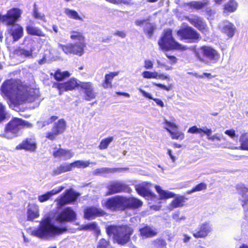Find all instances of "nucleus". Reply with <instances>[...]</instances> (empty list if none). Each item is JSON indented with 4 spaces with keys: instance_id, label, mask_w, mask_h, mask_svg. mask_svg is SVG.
<instances>
[{
    "instance_id": "nucleus-1",
    "label": "nucleus",
    "mask_w": 248,
    "mask_h": 248,
    "mask_svg": "<svg viewBox=\"0 0 248 248\" xmlns=\"http://www.w3.org/2000/svg\"><path fill=\"white\" fill-rule=\"evenodd\" d=\"M2 93L15 105H19L25 101H34L39 96V90L26 87L19 81L10 79L6 81L1 87Z\"/></svg>"
},
{
    "instance_id": "nucleus-2",
    "label": "nucleus",
    "mask_w": 248,
    "mask_h": 248,
    "mask_svg": "<svg viewBox=\"0 0 248 248\" xmlns=\"http://www.w3.org/2000/svg\"><path fill=\"white\" fill-rule=\"evenodd\" d=\"M67 231L66 227L60 228L55 226L49 217L43 218L40 222L38 227L32 230V235L38 238L50 240L62 234Z\"/></svg>"
},
{
    "instance_id": "nucleus-3",
    "label": "nucleus",
    "mask_w": 248,
    "mask_h": 248,
    "mask_svg": "<svg viewBox=\"0 0 248 248\" xmlns=\"http://www.w3.org/2000/svg\"><path fill=\"white\" fill-rule=\"evenodd\" d=\"M21 11L17 8L9 10L5 15L0 14V20L7 25H12L9 29V33L14 41H18L23 35V29L18 24H14L20 16Z\"/></svg>"
},
{
    "instance_id": "nucleus-4",
    "label": "nucleus",
    "mask_w": 248,
    "mask_h": 248,
    "mask_svg": "<svg viewBox=\"0 0 248 248\" xmlns=\"http://www.w3.org/2000/svg\"><path fill=\"white\" fill-rule=\"evenodd\" d=\"M108 235H113L114 241L120 245L127 243L133 232L132 229L127 225H108L106 227Z\"/></svg>"
},
{
    "instance_id": "nucleus-5",
    "label": "nucleus",
    "mask_w": 248,
    "mask_h": 248,
    "mask_svg": "<svg viewBox=\"0 0 248 248\" xmlns=\"http://www.w3.org/2000/svg\"><path fill=\"white\" fill-rule=\"evenodd\" d=\"M158 43L160 48L165 50L173 49L185 50L186 49V46H183L175 41L172 36V31L170 29L164 31V35Z\"/></svg>"
},
{
    "instance_id": "nucleus-6",
    "label": "nucleus",
    "mask_w": 248,
    "mask_h": 248,
    "mask_svg": "<svg viewBox=\"0 0 248 248\" xmlns=\"http://www.w3.org/2000/svg\"><path fill=\"white\" fill-rule=\"evenodd\" d=\"M85 47L86 44L83 42L69 43L66 45L58 44V48L62 49L65 54H73L78 56H81L84 54Z\"/></svg>"
},
{
    "instance_id": "nucleus-7",
    "label": "nucleus",
    "mask_w": 248,
    "mask_h": 248,
    "mask_svg": "<svg viewBox=\"0 0 248 248\" xmlns=\"http://www.w3.org/2000/svg\"><path fill=\"white\" fill-rule=\"evenodd\" d=\"M177 34L181 40H186L188 42H195L200 37L199 33L189 26L178 30Z\"/></svg>"
},
{
    "instance_id": "nucleus-8",
    "label": "nucleus",
    "mask_w": 248,
    "mask_h": 248,
    "mask_svg": "<svg viewBox=\"0 0 248 248\" xmlns=\"http://www.w3.org/2000/svg\"><path fill=\"white\" fill-rule=\"evenodd\" d=\"M31 124L28 122L23 121L21 119L15 118L11 121L6 127V134L11 133L15 135L24 127H30Z\"/></svg>"
},
{
    "instance_id": "nucleus-9",
    "label": "nucleus",
    "mask_w": 248,
    "mask_h": 248,
    "mask_svg": "<svg viewBox=\"0 0 248 248\" xmlns=\"http://www.w3.org/2000/svg\"><path fill=\"white\" fill-rule=\"evenodd\" d=\"M107 188L108 191L106 192V196H109L122 192H129L130 191V189L127 185L119 181L110 182L108 184Z\"/></svg>"
},
{
    "instance_id": "nucleus-10",
    "label": "nucleus",
    "mask_w": 248,
    "mask_h": 248,
    "mask_svg": "<svg viewBox=\"0 0 248 248\" xmlns=\"http://www.w3.org/2000/svg\"><path fill=\"white\" fill-rule=\"evenodd\" d=\"M76 213L71 207H67L55 216V220L60 223L71 222L76 218Z\"/></svg>"
},
{
    "instance_id": "nucleus-11",
    "label": "nucleus",
    "mask_w": 248,
    "mask_h": 248,
    "mask_svg": "<svg viewBox=\"0 0 248 248\" xmlns=\"http://www.w3.org/2000/svg\"><path fill=\"white\" fill-rule=\"evenodd\" d=\"M66 123L62 119H61L55 124L51 129V131L48 132L46 134V138L51 140L56 139L57 136L62 134L65 130Z\"/></svg>"
},
{
    "instance_id": "nucleus-12",
    "label": "nucleus",
    "mask_w": 248,
    "mask_h": 248,
    "mask_svg": "<svg viewBox=\"0 0 248 248\" xmlns=\"http://www.w3.org/2000/svg\"><path fill=\"white\" fill-rule=\"evenodd\" d=\"M105 207L111 211L124 208V197L116 196L109 198L105 202Z\"/></svg>"
},
{
    "instance_id": "nucleus-13",
    "label": "nucleus",
    "mask_w": 248,
    "mask_h": 248,
    "mask_svg": "<svg viewBox=\"0 0 248 248\" xmlns=\"http://www.w3.org/2000/svg\"><path fill=\"white\" fill-rule=\"evenodd\" d=\"M218 28L223 34L229 38H232L236 31L235 25L228 20H224L220 22Z\"/></svg>"
},
{
    "instance_id": "nucleus-14",
    "label": "nucleus",
    "mask_w": 248,
    "mask_h": 248,
    "mask_svg": "<svg viewBox=\"0 0 248 248\" xmlns=\"http://www.w3.org/2000/svg\"><path fill=\"white\" fill-rule=\"evenodd\" d=\"M201 52L203 55L209 60L211 62L215 63L219 59L220 55L218 52L209 46H203L201 48Z\"/></svg>"
},
{
    "instance_id": "nucleus-15",
    "label": "nucleus",
    "mask_w": 248,
    "mask_h": 248,
    "mask_svg": "<svg viewBox=\"0 0 248 248\" xmlns=\"http://www.w3.org/2000/svg\"><path fill=\"white\" fill-rule=\"evenodd\" d=\"M191 24L197 28L202 32L205 33L207 31V27L203 19L196 15H190L186 18Z\"/></svg>"
},
{
    "instance_id": "nucleus-16",
    "label": "nucleus",
    "mask_w": 248,
    "mask_h": 248,
    "mask_svg": "<svg viewBox=\"0 0 248 248\" xmlns=\"http://www.w3.org/2000/svg\"><path fill=\"white\" fill-rule=\"evenodd\" d=\"M78 196V194L76 193L72 190H67L64 195L56 201L57 207L60 208L66 203L75 201Z\"/></svg>"
},
{
    "instance_id": "nucleus-17",
    "label": "nucleus",
    "mask_w": 248,
    "mask_h": 248,
    "mask_svg": "<svg viewBox=\"0 0 248 248\" xmlns=\"http://www.w3.org/2000/svg\"><path fill=\"white\" fill-rule=\"evenodd\" d=\"M212 231V227L210 224L207 222H204L200 224L193 232V236L197 238L205 237Z\"/></svg>"
},
{
    "instance_id": "nucleus-18",
    "label": "nucleus",
    "mask_w": 248,
    "mask_h": 248,
    "mask_svg": "<svg viewBox=\"0 0 248 248\" xmlns=\"http://www.w3.org/2000/svg\"><path fill=\"white\" fill-rule=\"evenodd\" d=\"M79 85L80 84L78 83L77 80L75 79H71L66 82L58 83L56 85L57 88L59 90L60 94H61L64 91L72 90Z\"/></svg>"
},
{
    "instance_id": "nucleus-19",
    "label": "nucleus",
    "mask_w": 248,
    "mask_h": 248,
    "mask_svg": "<svg viewBox=\"0 0 248 248\" xmlns=\"http://www.w3.org/2000/svg\"><path fill=\"white\" fill-rule=\"evenodd\" d=\"M79 86L84 90V93L85 94V100L91 101L95 98L96 93L93 91V88L91 82H82Z\"/></svg>"
},
{
    "instance_id": "nucleus-20",
    "label": "nucleus",
    "mask_w": 248,
    "mask_h": 248,
    "mask_svg": "<svg viewBox=\"0 0 248 248\" xmlns=\"http://www.w3.org/2000/svg\"><path fill=\"white\" fill-rule=\"evenodd\" d=\"M236 189L239 194L242 195L243 198L242 206L246 214L248 213V188L246 187L243 184H238L236 186Z\"/></svg>"
},
{
    "instance_id": "nucleus-21",
    "label": "nucleus",
    "mask_w": 248,
    "mask_h": 248,
    "mask_svg": "<svg viewBox=\"0 0 248 248\" xmlns=\"http://www.w3.org/2000/svg\"><path fill=\"white\" fill-rule=\"evenodd\" d=\"M26 30L29 34L40 37H44L46 38H48L40 29L36 27L34 22L31 21H30L27 23Z\"/></svg>"
},
{
    "instance_id": "nucleus-22",
    "label": "nucleus",
    "mask_w": 248,
    "mask_h": 248,
    "mask_svg": "<svg viewBox=\"0 0 248 248\" xmlns=\"http://www.w3.org/2000/svg\"><path fill=\"white\" fill-rule=\"evenodd\" d=\"M27 220L33 221L39 216V207L37 205L31 203L29 204L27 208Z\"/></svg>"
},
{
    "instance_id": "nucleus-23",
    "label": "nucleus",
    "mask_w": 248,
    "mask_h": 248,
    "mask_svg": "<svg viewBox=\"0 0 248 248\" xmlns=\"http://www.w3.org/2000/svg\"><path fill=\"white\" fill-rule=\"evenodd\" d=\"M36 148V144L34 139H27L16 146L17 149H25L30 151H34Z\"/></svg>"
},
{
    "instance_id": "nucleus-24",
    "label": "nucleus",
    "mask_w": 248,
    "mask_h": 248,
    "mask_svg": "<svg viewBox=\"0 0 248 248\" xmlns=\"http://www.w3.org/2000/svg\"><path fill=\"white\" fill-rule=\"evenodd\" d=\"M103 211L100 209L95 207H91L86 208L84 210V217L86 219H90L102 216Z\"/></svg>"
},
{
    "instance_id": "nucleus-25",
    "label": "nucleus",
    "mask_w": 248,
    "mask_h": 248,
    "mask_svg": "<svg viewBox=\"0 0 248 248\" xmlns=\"http://www.w3.org/2000/svg\"><path fill=\"white\" fill-rule=\"evenodd\" d=\"M142 204V202L136 198L133 197L127 198L124 197V208H137L141 206Z\"/></svg>"
},
{
    "instance_id": "nucleus-26",
    "label": "nucleus",
    "mask_w": 248,
    "mask_h": 248,
    "mask_svg": "<svg viewBox=\"0 0 248 248\" xmlns=\"http://www.w3.org/2000/svg\"><path fill=\"white\" fill-rule=\"evenodd\" d=\"M53 155L55 158H62L64 160H67L71 158L73 156L74 153L71 150L60 148L54 151Z\"/></svg>"
},
{
    "instance_id": "nucleus-27",
    "label": "nucleus",
    "mask_w": 248,
    "mask_h": 248,
    "mask_svg": "<svg viewBox=\"0 0 248 248\" xmlns=\"http://www.w3.org/2000/svg\"><path fill=\"white\" fill-rule=\"evenodd\" d=\"M64 188V187L62 186L55 188L43 195L39 196L38 200L41 202H45L49 200L53 195L60 192Z\"/></svg>"
},
{
    "instance_id": "nucleus-28",
    "label": "nucleus",
    "mask_w": 248,
    "mask_h": 248,
    "mask_svg": "<svg viewBox=\"0 0 248 248\" xmlns=\"http://www.w3.org/2000/svg\"><path fill=\"white\" fill-rule=\"evenodd\" d=\"M186 200H187V199L183 196L175 197L169 206V210L172 211L174 208L183 207Z\"/></svg>"
},
{
    "instance_id": "nucleus-29",
    "label": "nucleus",
    "mask_w": 248,
    "mask_h": 248,
    "mask_svg": "<svg viewBox=\"0 0 248 248\" xmlns=\"http://www.w3.org/2000/svg\"><path fill=\"white\" fill-rule=\"evenodd\" d=\"M238 4L235 0H229L224 5L223 13L228 15L229 13L235 12Z\"/></svg>"
},
{
    "instance_id": "nucleus-30",
    "label": "nucleus",
    "mask_w": 248,
    "mask_h": 248,
    "mask_svg": "<svg viewBox=\"0 0 248 248\" xmlns=\"http://www.w3.org/2000/svg\"><path fill=\"white\" fill-rule=\"evenodd\" d=\"M140 234L143 237H152L157 233V230L149 226H145L140 230Z\"/></svg>"
},
{
    "instance_id": "nucleus-31",
    "label": "nucleus",
    "mask_w": 248,
    "mask_h": 248,
    "mask_svg": "<svg viewBox=\"0 0 248 248\" xmlns=\"http://www.w3.org/2000/svg\"><path fill=\"white\" fill-rule=\"evenodd\" d=\"M155 188L159 195L160 199L161 200L169 199L175 196L174 193L168 190H163L159 186H155Z\"/></svg>"
},
{
    "instance_id": "nucleus-32",
    "label": "nucleus",
    "mask_w": 248,
    "mask_h": 248,
    "mask_svg": "<svg viewBox=\"0 0 248 248\" xmlns=\"http://www.w3.org/2000/svg\"><path fill=\"white\" fill-rule=\"evenodd\" d=\"M209 1L208 0H202V1H194L186 4L196 10H200L209 4Z\"/></svg>"
},
{
    "instance_id": "nucleus-33",
    "label": "nucleus",
    "mask_w": 248,
    "mask_h": 248,
    "mask_svg": "<svg viewBox=\"0 0 248 248\" xmlns=\"http://www.w3.org/2000/svg\"><path fill=\"white\" fill-rule=\"evenodd\" d=\"M119 72H111L105 76L104 82L103 83V87L104 88L112 87L111 81L114 77L117 76Z\"/></svg>"
},
{
    "instance_id": "nucleus-34",
    "label": "nucleus",
    "mask_w": 248,
    "mask_h": 248,
    "mask_svg": "<svg viewBox=\"0 0 248 248\" xmlns=\"http://www.w3.org/2000/svg\"><path fill=\"white\" fill-rule=\"evenodd\" d=\"M138 90L144 97L154 100L155 101V102L157 104V105L160 106L161 107H163L164 106L163 102L160 99L158 98H153L151 94L146 92L145 91H144L141 88H139Z\"/></svg>"
},
{
    "instance_id": "nucleus-35",
    "label": "nucleus",
    "mask_w": 248,
    "mask_h": 248,
    "mask_svg": "<svg viewBox=\"0 0 248 248\" xmlns=\"http://www.w3.org/2000/svg\"><path fill=\"white\" fill-rule=\"evenodd\" d=\"M70 38L73 40H77L78 42H85V38L82 33L77 31H71L70 32Z\"/></svg>"
},
{
    "instance_id": "nucleus-36",
    "label": "nucleus",
    "mask_w": 248,
    "mask_h": 248,
    "mask_svg": "<svg viewBox=\"0 0 248 248\" xmlns=\"http://www.w3.org/2000/svg\"><path fill=\"white\" fill-rule=\"evenodd\" d=\"M57 118L58 117L57 116H51L46 121L37 122L36 124V126L39 129L42 128L44 126H46L49 124H50L52 123L53 122L57 119Z\"/></svg>"
},
{
    "instance_id": "nucleus-37",
    "label": "nucleus",
    "mask_w": 248,
    "mask_h": 248,
    "mask_svg": "<svg viewBox=\"0 0 248 248\" xmlns=\"http://www.w3.org/2000/svg\"><path fill=\"white\" fill-rule=\"evenodd\" d=\"M113 137H109L107 138L103 139L98 146V148L100 150H105L106 149L109 144L113 141Z\"/></svg>"
},
{
    "instance_id": "nucleus-38",
    "label": "nucleus",
    "mask_w": 248,
    "mask_h": 248,
    "mask_svg": "<svg viewBox=\"0 0 248 248\" xmlns=\"http://www.w3.org/2000/svg\"><path fill=\"white\" fill-rule=\"evenodd\" d=\"M90 163L89 161H81L78 160L73 163H70L71 169L73 168H84L88 167L90 165Z\"/></svg>"
},
{
    "instance_id": "nucleus-39",
    "label": "nucleus",
    "mask_w": 248,
    "mask_h": 248,
    "mask_svg": "<svg viewBox=\"0 0 248 248\" xmlns=\"http://www.w3.org/2000/svg\"><path fill=\"white\" fill-rule=\"evenodd\" d=\"M240 141L241 142L240 148L242 150H248V135L246 133L240 137Z\"/></svg>"
},
{
    "instance_id": "nucleus-40",
    "label": "nucleus",
    "mask_w": 248,
    "mask_h": 248,
    "mask_svg": "<svg viewBox=\"0 0 248 248\" xmlns=\"http://www.w3.org/2000/svg\"><path fill=\"white\" fill-rule=\"evenodd\" d=\"M70 74L68 71L61 72L58 70L54 75L55 78L57 80H62L65 78L69 77Z\"/></svg>"
},
{
    "instance_id": "nucleus-41",
    "label": "nucleus",
    "mask_w": 248,
    "mask_h": 248,
    "mask_svg": "<svg viewBox=\"0 0 248 248\" xmlns=\"http://www.w3.org/2000/svg\"><path fill=\"white\" fill-rule=\"evenodd\" d=\"M172 219L177 223H180L182 220H185L186 217L185 215H181L179 211H176L172 214Z\"/></svg>"
},
{
    "instance_id": "nucleus-42",
    "label": "nucleus",
    "mask_w": 248,
    "mask_h": 248,
    "mask_svg": "<svg viewBox=\"0 0 248 248\" xmlns=\"http://www.w3.org/2000/svg\"><path fill=\"white\" fill-rule=\"evenodd\" d=\"M65 13L70 18L76 20L81 19V17L78 15V13L75 11L70 10L69 9H66L65 10Z\"/></svg>"
},
{
    "instance_id": "nucleus-43",
    "label": "nucleus",
    "mask_w": 248,
    "mask_h": 248,
    "mask_svg": "<svg viewBox=\"0 0 248 248\" xmlns=\"http://www.w3.org/2000/svg\"><path fill=\"white\" fill-rule=\"evenodd\" d=\"M155 29L154 26L150 23H147L144 27V32L148 35L149 37H151L153 34Z\"/></svg>"
},
{
    "instance_id": "nucleus-44",
    "label": "nucleus",
    "mask_w": 248,
    "mask_h": 248,
    "mask_svg": "<svg viewBox=\"0 0 248 248\" xmlns=\"http://www.w3.org/2000/svg\"><path fill=\"white\" fill-rule=\"evenodd\" d=\"M15 54L18 56L29 57L31 55V52L22 48H18L15 51Z\"/></svg>"
},
{
    "instance_id": "nucleus-45",
    "label": "nucleus",
    "mask_w": 248,
    "mask_h": 248,
    "mask_svg": "<svg viewBox=\"0 0 248 248\" xmlns=\"http://www.w3.org/2000/svg\"><path fill=\"white\" fill-rule=\"evenodd\" d=\"M142 77L145 78H157L158 73L149 71H144L142 73Z\"/></svg>"
},
{
    "instance_id": "nucleus-46",
    "label": "nucleus",
    "mask_w": 248,
    "mask_h": 248,
    "mask_svg": "<svg viewBox=\"0 0 248 248\" xmlns=\"http://www.w3.org/2000/svg\"><path fill=\"white\" fill-rule=\"evenodd\" d=\"M165 128L170 133L171 138L176 140H183L184 138V134L182 133L172 132L169 128L165 127Z\"/></svg>"
},
{
    "instance_id": "nucleus-47",
    "label": "nucleus",
    "mask_w": 248,
    "mask_h": 248,
    "mask_svg": "<svg viewBox=\"0 0 248 248\" xmlns=\"http://www.w3.org/2000/svg\"><path fill=\"white\" fill-rule=\"evenodd\" d=\"M83 229L86 230L94 231L95 232H99L97 224L95 222H92L84 225Z\"/></svg>"
},
{
    "instance_id": "nucleus-48",
    "label": "nucleus",
    "mask_w": 248,
    "mask_h": 248,
    "mask_svg": "<svg viewBox=\"0 0 248 248\" xmlns=\"http://www.w3.org/2000/svg\"><path fill=\"white\" fill-rule=\"evenodd\" d=\"M33 16L36 19H40L43 21H45V16L44 14L38 12L37 9L35 7L33 11Z\"/></svg>"
},
{
    "instance_id": "nucleus-49",
    "label": "nucleus",
    "mask_w": 248,
    "mask_h": 248,
    "mask_svg": "<svg viewBox=\"0 0 248 248\" xmlns=\"http://www.w3.org/2000/svg\"><path fill=\"white\" fill-rule=\"evenodd\" d=\"M116 170V169H110L109 168H102L99 169H97L95 170V172L96 173H102L105 172H113L115 171Z\"/></svg>"
},
{
    "instance_id": "nucleus-50",
    "label": "nucleus",
    "mask_w": 248,
    "mask_h": 248,
    "mask_svg": "<svg viewBox=\"0 0 248 248\" xmlns=\"http://www.w3.org/2000/svg\"><path fill=\"white\" fill-rule=\"evenodd\" d=\"M70 164H62L59 167L62 173L65 172L72 170Z\"/></svg>"
},
{
    "instance_id": "nucleus-51",
    "label": "nucleus",
    "mask_w": 248,
    "mask_h": 248,
    "mask_svg": "<svg viewBox=\"0 0 248 248\" xmlns=\"http://www.w3.org/2000/svg\"><path fill=\"white\" fill-rule=\"evenodd\" d=\"M136 190L139 194L142 196H145L148 192L147 189L143 186H137Z\"/></svg>"
},
{
    "instance_id": "nucleus-52",
    "label": "nucleus",
    "mask_w": 248,
    "mask_h": 248,
    "mask_svg": "<svg viewBox=\"0 0 248 248\" xmlns=\"http://www.w3.org/2000/svg\"><path fill=\"white\" fill-rule=\"evenodd\" d=\"M207 188V185L204 183H201L194 187V191L195 192L200 191L202 190L205 189Z\"/></svg>"
},
{
    "instance_id": "nucleus-53",
    "label": "nucleus",
    "mask_w": 248,
    "mask_h": 248,
    "mask_svg": "<svg viewBox=\"0 0 248 248\" xmlns=\"http://www.w3.org/2000/svg\"><path fill=\"white\" fill-rule=\"evenodd\" d=\"M187 132L188 133H192V134H194V133L200 134L202 133V128H198L196 126H193L189 128L188 129Z\"/></svg>"
},
{
    "instance_id": "nucleus-54",
    "label": "nucleus",
    "mask_w": 248,
    "mask_h": 248,
    "mask_svg": "<svg viewBox=\"0 0 248 248\" xmlns=\"http://www.w3.org/2000/svg\"><path fill=\"white\" fill-rule=\"evenodd\" d=\"M108 245V242L104 239H101L98 243L97 248H107Z\"/></svg>"
},
{
    "instance_id": "nucleus-55",
    "label": "nucleus",
    "mask_w": 248,
    "mask_h": 248,
    "mask_svg": "<svg viewBox=\"0 0 248 248\" xmlns=\"http://www.w3.org/2000/svg\"><path fill=\"white\" fill-rule=\"evenodd\" d=\"M5 115L4 107L1 103H0V122L5 119Z\"/></svg>"
},
{
    "instance_id": "nucleus-56",
    "label": "nucleus",
    "mask_w": 248,
    "mask_h": 248,
    "mask_svg": "<svg viewBox=\"0 0 248 248\" xmlns=\"http://www.w3.org/2000/svg\"><path fill=\"white\" fill-rule=\"evenodd\" d=\"M144 67L146 69H151L153 67V62L149 60L144 61Z\"/></svg>"
},
{
    "instance_id": "nucleus-57",
    "label": "nucleus",
    "mask_w": 248,
    "mask_h": 248,
    "mask_svg": "<svg viewBox=\"0 0 248 248\" xmlns=\"http://www.w3.org/2000/svg\"><path fill=\"white\" fill-rule=\"evenodd\" d=\"M115 36H118L122 38H124L126 37V33L124 31H117L113 33Z\"/></svg>"
},
{
    "instance_id": "nucleus-58",
    "label": "nucleus",
    "mask_w": 248,
    "mask_h": 248,
    "mask_svg": "<svg viewBox=\"0 0 248 248\" xmlns=\"http://www.w3.org/2000/svg\"><path fill=\"white\" fill-rule=\"evenodd\" d=\"M202 132L206 134L207 136V139H209L212 134V130L211 129L207 128L205 127L202 128Z\"/></svg>"
},
{
    "instance_id": "nucleus-59",
    "label": "nucleus",
    "mask_w": 248,
    "mask_h": 248,
    "mask_svg": "<svg viewBox=\"0 0 248 248\" xmlns=\"http://www.w3.org/2000/svg\"><path fill=\"white\" fill-rule=\"evenodd\" d=\"M168 58L170 59V63L171 64H174L177 62V59L174 56L169 55L168 54H166Z\"/></svg>"
},
{
    "instance_id": "nucleus-60",
    "label": "nucleus",
    "mask_w": 248,
    "mask_h": 248,
    "mask_svg": "<svg viewBox=\"0 0 248 248\" xmlns=\"http://www.w3.org/2000/svg\"><path fill=\"white\" fill-rule=\"evenodd\" d=\"M148 20L147 19H143V20H137L135 21V24L137 26H141L143 25L144 24H146L147 23H148Z\"/></svg>"
},
{
    "instance_id": "nucleus-61",
    "label": "nucleus",
    "mask_w": 248,
    "mask_h": 248,
    "mask_svg": "<svg viewBox=\"0 0 248 248\" xmlns=\"http://www.w3.org/2000/svg\"><path fill=\"white\" fill-rule=\"evenodd\" d=\"M225 133L232 138H233V137H234L235 136V131L232 129L227 130L225 131Z\"/></svg>"
},
{
    "instance_id": "nucleus-62",
    "label": "nucleus",
    "mask_w": 248,
    "mask_h": 248,
    "mask_svg": "<svg viewBox=\"0 0 248 248\" xmlns=\"http://www.w3.org/2000/svg\"><path fill=\"white\" fill-rule=\"evenodd\" d=\"M164 123L169 127H170L171 128H177V126L176 125L173 123H171L170 122H169L168 120H167L166 119H165L164 120Z\"/></svg>"
},
{
    "instance_id": "nucleus-63",
    "label": "nucleus",
    "mask_w": 248,
    "mask_h": 248,
    "mask_svg": "<svg viewBox=\"0 0 248 248\" xmlns=\"http://www.w3.org/2000/svg\"><path fill=\"white\" fill-rule=\"evenodd\" d=\"M153 84L168 91L170 90V87H167L166 86L162 84L153 83Z\"/></svg>"
},
{
    "instance_id": "nucleus-64",
    "label": "nucleus",
    "mask_w": 248,
    "mask_h": 248,
    "mask_svg": "<svg viewBox=\"0 0 248 248\" xmlns=\"http://www.w3.org/2000/svg\"><path fill=\"white\" fill-rule=\"evenodd\" d=\"M62 173V172H61L60 168H59V167H58L57 168H56L53 170V171L52 172V175H58L61 174Z\"/></svg>"
}]
</instances>
